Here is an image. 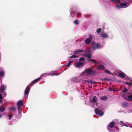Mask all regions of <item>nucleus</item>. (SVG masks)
Wrapping results in <instances>:
<instances>
[{"mask_svg": "<svg viewBox=\"0 0 132 132\" xmlns=\"http://www.w3.org/2000/svg\"><path fill=\"white\" fill-rule=\"evenodd\" d=\"M6 88V86L5 85H2L1 87V93H3L5 90Z\"/></svg>", "mask_w": 132, "mask_h": 132, "instance_id": "obj_13", "label": "nucleus"}, {"mask_svg": "<svg viewBox=\"0 0 132 132\" xmlns=\"http://www.w3.org/2000/svg\"><path fill=\"white\" fill-rule=\"evenodd\" d=\"M125 99L128 101H130L132 99V96H131V94L130 96H128L127 97H126Z\"/></svg>", "mask_w": 132, "mask_h": 132, "instance_id": "obj_17", "label": "nucleus"}, {"mask_svg": "<svg viewBox=\"0 0 132 132\" xmlns=\"http://www.w3.org/2000/svg\"><path fill=\"white\" fill-rule=\"evenodd\" d=\"M51 72L49 73L48 74L46 73L43 74L41 75L40 77V78L42 79L43 77L47 76V75H58V74L56 75V74H51Z\"/></svg>", "mask_w": 132, "mask_h": 132, "instance_id": "obj_11", "label": "nucleus"}, {"mask_svg": "<svg viewBox=\"0 0 132 132\" xmlns=\"http://www.w3.org/2000/svg\"><path fill=\"white\" fill-rule=\"evenodd\" d=\"M93 38L92 37V35L91 34H89V39H90V40H92Z\"/></svg>", "mask_w": 132, "mask_h": 132, "instance_id": "obj_36", "label": "nucleus"}, {"mask_svg": "<svg viewBox=\"0 0 132 132\" xmlns=\"http://www.w3.org/2000/svg\"><path fill=\"white\" fill-rule=\"evenodd\" d=\"M78 57V56L75 55H73L70 57V58H76Z\"/></svg>", "mask_w": 132, "mask_h": 132, "instance_id": "obj_33", "label": "nucleus"}, {"mask_svg": "<svg viewBox=\"0 0 132 132\" xmlns=\"http://www.w3.org/2000/svg\"><path fill=\"white\" fill-rule=\"evenodd\" d=\"M88 61H91L93 63L95 64H96L97 63V62L95 60H94L93 59H90L88 60Z\"/></svg>", "mask_w": 132, "mask_h": 132, "instance_id": "obj_25", "label": "nucleus"}, {"mask_svg": "<svg viewBox=\"0 0 132 132\" xmlns=\"http://www.w3.org/2000/svg\"><path fill=\"white\" fill-rule=\"evenodd\" d=\"M86 70L88 76L95 75L97 73V70L96 69L92 70L89 68L86 69Z\"/></svg>", "mask_w": 132, "mask_h": 132, "instance_id": "obj_2", "label": "nucleus"}, {"mask_svg": "<svg viewBox=\"0 0 132 132\" xmlns=\"http://www.w3.org/2000/svg\"><path fill=\"white\" fill-rule=\"evenodd\" d=\"M103 80H105L106 81H109L110 79L107 78H104L103 79Z\"/></svg>", "mask_w": 132, "mask_h": 132, "instance_id": "obj_40", "label": "nucleus"}, {"mask_svg": "<svg viewBox=\"0 0 132 132\" xmlns=\"http://www.w3.org/2000/svg\"><path fill=\"white\" fill-rule=\"evenodd\" d=\"M40 79V78H39L37 79H36L34 80L32 82L33 83H35L37 81H38Z\"/></svg>", "mask_w": 132, "mask_h": 132, "instance_id": "obj_27", "label": "nucleus"}, {"mask_svg": "<svg viewBox=\"0 0 132 132\" xmlns=\"http://www.w3.org/2000/svg\"><path fill=\"white\" fill-rule=\"evenodd\" d=\"M73 61V60H69L68 61V62H69V63H70V64H71V63H72Z\"/></svg>", "mask_w": 132, "mask_h": 132, "instance_id": "obj_44", "label": "nucleus"}, {"mask_svg": "<svg viewBox=\"0 0 132 132\" xmlns=\"http://www.w3.org/2000/svg\"><path fill=\"white\" fill-rule=\"evenodd\" d=\"M84 51L83 50H78L75 51L73 54H77Z\"/></svg>", "mask_w": 132, "mask_h": 132, "instance_id": "obj_16", "label": "nucleus"}, {"mask_svg": "<svg viewBox=\"0 0 132 132\" xmlns=\"http://www.w3.org/2000/svg\"><path fill=\"white\" fill-rule=\"evenodd\" d=\"M84 82L85 83H94L95 82L94 81L90 80H84Z\"/></svg>", "mask_w": 132, "mask_h": 132, "instance_id": "obj_19", "label": "nucleus"}, {"mask_svg": "<svg viewBox=\"0 0 132 132\" xmlns=\"http://www.w3.org/2000/svg\"><path fill=\"white\" fill-rule=\"evenodd\" d=\"M1 93H0V103H2L3 101L2 100L3 97Z\"/></svg>", "mask_w": 132, "mask_h": 132, "instance_id": "obj_26", "label": "nucleus"}, {"mask_svg": "<svg viewBox=\"0 0 132 132\" xmlns=\"http://www.w3.org/2000/svg\"><path fill=\"white\" fill-rule=\"evenodd\" d=\"M98 101V99L97 97L95 96H93L92 99L90 100V102H91L92 104H94Z\"/></svg>", "mask_w": 132, "mask_h": 132, "instance_id": "obj_9", "label": "nucleus"}, {"mask_svg": "<svg viewBox=\"0 0 132 132\" xmlns=\"http://www.w3.org/2000/svg\"><path fill=\"white\" fill-rule=\"evenodd\" d=\"M108 99V97L106 96H103L100 99L102 101H105Z\"/></svg>", "mask_w": 132, "mask_h": 132, "instance_id": "obj_24", "label": "nucleus"}, {"mask_svg": "<svg viewBox=\"0 0 132 132\" xmlns=\"http://www.w3.org/2000/svg\"><path fill=\"white\" fill-rule=\"evenodd\" d=\"M91 40L90 39H87L85 40V42L86 44H89L90 43Z\"/></svg>", "mask_w": 132, "mask_h": 132, "instance_id": "obj_23", "label": "nucleus"}, {"mask_svg": "<svg viewBox=\"0 0 132 132\" xmlns=\"http://www.w3.org/2000/svg\"><path fill=\"white\" fill-rule=\"evenodd\" d=\"M3 95L5 96L7 95L6 93L5 92H4L3 93Z\"/></svg>", "mask_w": 132, "mask_h": 132, "instance_id": "obj_46", "label": "nucleus"}, {"mask_svg": "<svg viewBox=\"0 0 132 132\" xmlns=\"http://www.w3.org/2000/svg\"><path fill=\"white\" fill-rule=\"evenodd\" d=\"M122 106L124 107H126L127 105V104L126 103H123L122 104Z\"/></svg>", "mask_w": 132, "mask_h": 132, "instance_id": "obj_34", "label": "nucleus"}, {"mask_svg": "<svg viewBox=\"0 0 132 132\" xmlns=\"http://www.w3.org/2000/svg\"><path fill=\"white\" fill-rule=\"evenodd\" d=\"M92 46L94 50L96 49L100 48L101 47L100 44L99 43H96L94 42L92 43Z\"/></svg>", "mask_w": 132, "mask_h": 132, "instance_id": "obj_5", "label": "nucleus"}, {"mask_svg": "<svg viewBox=\"0 0 132 132\" xmlns=\"http://www.w3.org/2000/svg\"><path fill=\"white\" fill-rule=\"evenodd\" d=\"M131 112H132V111L131 110H128L127 113H129Z\"/></svg>", "mask_w": 132, "mask_h": 132, "instance_id": "obj_41", "label": "nucleus"}, {"mask_svg": "<svg viewBox=\"0 0 132 132\" xmlns=\"http://www.w3.org/2000/svg\"><path fill=\"white\" fill-rule=\"evenodd\" d=\"M125 74L123 72H120L119 73V76L123 78L125 77Z\"/></svg>", "mask_w": 132, "mask_h": 132, "instance_id": "obj_22", "label": "nucleus"}, {"mask_svg": "<svg viewBox=\"0 0 132 132\" xmlns=\"http://www.w3.org/2000/svg\"><path fill=\"white\" fill-rule=\"evenodd\" d=\"M118 0H110V1L112 2H115L116 1H118Z\"/></svg>", "mask_w": 132, "mask_h": 132, "instance_id": "obj_47", "label": "nucleus"}, {"mask_svg": "<svg viewBox=\"0 0 132 132\" xmlns=\"http://www.w3.org/2000/svg\"><path fill=\"white\" fill-rule=\"evenodd\" d=\"M87 76L88 75L85 69L82 73L81 74L80 76L79 77H75L74 79H73V80L75 81H76V82L79 81H80L79 80L77 81L76 79H77V80L79 79L80 80V78L82 77H83L82 78H86Z\"/></svg>", "mask_w": 132, "mask_h": 132, "instance_id": "obj_3", "label": "nucleus"}, {"mask_svg": "<svg viewBox=\"0 0 132 132\" xmlns=\"http://www.w3.org/2000/svg\"><path fill=\"white\" fill-rule=\"evenodd\" d=\"M128 91L127 89L126 88H125L122 90V92L123 93H124L126 92H127Z\"/></svg>", "mask_w": 132, "mask_h": 132, "instance_id": "obj_35", "label": "nucleus"}, {"mask_svg": "<svg viewBox=\"0 0 132 132\" xmlns=\"http://www.w3.org/2000/svg\"><path fill=\"white\" fill-rule=\"evenodd\" d=\"M70 63H69V62H68V63L65 65V66L66 67H70Z\"/></svg>", "mask_w": 132, "mask_h": 132, "instance_id": "obj_39", "label": "nucleus"}, {"mask_svg": "<svg viewBox=\"0 0 132 132\" xmlns=\"http://www.w3.org/2000/svg\"><path fill=\"white\" fill-rule=\"evenodd\" d=\"M79 60L80 61H84L85 60V59L84 58H80Z\"/></svg>", "mask_w": 132, "mask_h": 132, "instance_id": "obj_38", "label": "nucleus"}, {"mask_svg": "<svg viewBox=\"0 0 132 132\" xmlns=\"http://www.w3.org/2000/svg\"><path fill=\"white\" fill-rule=\"evenodd\" d=\"M121 7V6L120 4H117L116 6V8L117 9H120Z\"/></svg>", "mask_w": 132, "mask_h": 132, "instance_id": "obj_29", "label": "nucleus"}, {"mask_svg": "<svg viewBox=\"0 0 132 132\" xmlns=\"http://www.w3.org/2000/svg\"><path fill=\"white\" fill-rule=\"evenodd\" d=\"M95 111L96 114L100 116H102L104 114V112L98 108L95 109Z\"/></svg>", "mask_w": 132, "mask_h": 132, "instance_id": "obj_7", "label": "nucleus"}, {"mask_svg": "<svg viewBox=\"0 0 132 132\" xmlns=\"http://www.w3.org/2000/svg\"><path fill=\"white\" fill-rule=\"evenodd\" d=\"M120 5L121 7L123 8H125L127 7L128 6V4L127 3H120Z\"/></svg>", "mask_w": 132, "mask_h": 132, "instance_id": "obj_10", "label": "nucleus"}, {"mask_svg": "<svg viewBox=\"0 0 132 132\" xmlns=\"http://www.w3.org/2000/svg\"><path fill=\"white\" fill-rule=\"evenodd\" d=\"M30 89V88L28 86L27 87L25 90L24 93V95L28 96L29 94Z\"/></svg>", "mask_w": 132, "mask_h": 132, "instance_id": "obj_12", "label": "nucleus"}, {"mask_svg": "<svg viewBox=\"0 0 132 132\" xmlns=\"http://www.w3.org/2000/svg\"><path fill=\"white\" fill-rule=\"evenodd\" d=\"M126 84H127L129 85H130L131 84V82H126Z\"/></svg>", "mask_w": 132, "mask_h": 132, "instance_id": "obj_42", "label": "nucleus"}, {"mask_svg": "<svg viewBox=\"0 0 132 132\" xmlns=\"http://www.w3.org/2000/svg\"><path fill=\"white\" fill-rule=\"evenodd\" d=\"M72 13L74 14V12H72V13H70V14H71H71H72Z\"/></svg>", "mask_w": 132, "mask_h": 132, "instance_id": "obj_49", "label": "nucleus"}, {"mask_svg": "<svg viewBox=\"0 0 132 132\" xmlns=\"http://www.w3.org/2000/svg\"><path fill=\"white\" fill-rule=\"evenodd\" d=\"M2 115L0 113V118H1L2 117Z\"/></svg>", "mask_w": 132, "mask_h": 132, "instance_id": "obj_48", "label": "nucleus"}, {"mask_svg": "<svg viewBox=\"0 0 132 132\" xmlns=\"http://www.w3.org/2000/svg\"><path fill=\"white\" fill-rule=\"evenodd\" d=\"M97 68L98 70H103L105 69V67L103 65H100Z\"/></svg>", "mask_w": 132, "mask_h": 132, "instance_id": "obj_18", "label": "nucleus"}, {"mask_svg": "<svg viewBox=\"0 0 132 132\" xmlns=\"http://www.w3.org/2000/svg\"><path fill=\"white\" fill-rule=\"evenodd\" d=\"M5 109V108L3 107L2 106H0V112H4Z\"/></svg>", "mask_w": 132, "mask_h": 132, "instance_id": "obj_20", "label": "nucleus"}, {"mask_svg": "<svg viewBox=\"0 0 132 132\" xmlns=\"http://www.w3.org/2000/svg\"><path fill=\"white\" fill-rule=\"evenodd\" d=\"M74 23L75 24L77 25L79 23V21L77 20H76L74 21Z\"/></svg>", "mask_w": 132, "mask_h": 132, "instance_id": "obj_28", "label": "nucleus"}, {"mask_svg": "<svg viewBox=\"0 0 132 132\" xmlns=\"http://www.w3.org/2000/svg\"><path fill=\"white\" fill-rule=\"evenodd\" d=\"M105 72L108 74H111V72L108 70H105Z\"/></svg>", "mask_w": 132, "mask_h": 132, "instance_id": "obj_31", "label": "nucleus"}, {"mask_svg": "<svg viewBox=\"0 0 132 132\" xmlns=\"http://www.w3.org/2000/svg\"><path fill=\"white\" fill-rule=\"evenodd\" d=\"M84 63V62L79 61L76 62H75L74 64V65L75 67L80 68L83 67Z\"/></svg>", "mask_w": 132, "mask_h": 132, "instance_id": "obj_4", "label": "nucleus"}, {"mask_svg": "<svg viewBox=\"0 0 132 132\" xmlns=\"http://www.w3.org/2000/svg\"><path fill=\"white\" fill-rule=\"evenodd\" d=\"M73 61V60H69L68 61V62H69V63H70V64H71V63H72Z\"/></svg>", "mask_w": 132, "mask_h": 132, "instance_id": "obj_45", "label": "nucleus"}, {"mask_svg": "<svg viewBox=\"0 0 132 132\" xmlns=\"http://www.w3.org/2000/svg\"><path fill=\"white\" fill-rule=\"evenodd\" d=\"M125 126L127 127H129L132 128V126L130 125V123L128 122H126L123 124V125L122 126Z\"/></svg>", "mask_w": 132, "mask_h": 132, "instance_id": "obj_15", "label": "nucleus"}, {"mask_svg": "<svg viewBox=\"0 0 132 132\" xmlns=\"http://www.w3.org/2000/svg\"><path fill=\"white\" fill-rule=\"evenodd\" d=\"M7 116L9 117V119H10L12 118V114L8 115Z\"/></svg>", "mask_w": 132, "mask_h": 132, "instance_id": "obj_37", "label": "nucleus"}, {"mask_svg": "<svg viewBox=\"0 0 132 132\" xmlns=\"http://www.w3.org/2000/svg\"><path fill=\"white\" fill-rule=\"evenodd\" d=\"M123 123H124L123 122V121H120L119 123V124H122L123 125Z\"/></svg>", "mask_w": 132, "mask_h": 132, "instance_id": "obj_43", "label": "nucleus"}, {"mask_svg": "<svg viewBox=\"0 0 132 132\" xmlns=\"http://www.w3.org/2000/svg\"><path fill=\"white\" fill-rule=\"evenodd\" d=\"M101 28H99L98 29H97L96 30V32L97 33H100L101 31Z\"/></svg>", "mask_w": 132, "mask_h": 132, "instance_id": "obj_32", "label": "nucleus"}, {"mask_svg": "<svg viewBox=\"0 0 132 132\" xmlns=\"http://www.w3.org/2000/svg\"><path fill=\"white\" fill-rule=\"evenodd\" d=\"M115 123V122L114 121H112L110 122L107 126L108 129L111 131H113L114 130L113 129V128Z\"/></svg>", "mask_w": 132, "mask_h": 132, "instance_id": "obj_6", "label": "nucleus"}, {"mask_svg": "<svg viewBox=\"0 0 132 132\" xmlns=\"http://www.w3.org/2000/svg\"><path fill=\"white\" fill-rule=\"evenodd\" d=\"M101 37L103 38H106L108 37L109 36L107 34L104 32H102L101 35Z\"/></svg>", "mask_w": 132, "mask_h": 132, "instance_id": "obj_14", "label": "nucleus"}, {"mask_svg": "<svg viewBox=\"0 0 132 132\" xmlns=\"http://www.w3.org/2000/svg\"><path fill=\"white\" fill-rule=\"evenodd\" d=\"M8 108L11 111H15L16 110L15 108L13 106L12 107H8Z\"/></svg>", "mask_w": 132, "mask_h": 132, "instance_id": "obj_21", "label": "nucleus"}, {"mask_svg": "<svg viewBox=\"0 0 132 132\" xmlns=\"http://www.w3.org/2000/svg\"><path fill=\"white\" fill-rule=\"evenodd\" d=\"M85 56L88 58L92 57V53L90 49L87 50L84 54Z\"/></svg>", "mask_w": 132, "mask_h": 132, "instance_id": "obj_8", "label": "nucleus"}, {"mask_svg": "<svg viewBox=\"0 0 132 132\" xmlns=\"http://www.w3.org/2000/svg\"><path fill=\"white\" fill-rule=\"evenodd\" d=\"M4 72L1 71L0 72V75L1 76L3 77L4 76Z\"/></svg>", "mask_w": 132, "mask_h": 132, "instance_id": "obj_30", "label": "nucleus"}, {"mask_svg": "<svg viewBox=\"0 0 132 132\" xmlns=\"http://www.w3.org/2000/svg\"><path fill=\"white\" fill-rule=\"evenodd\" d=\"M131 96H132V93L131 94Z\"/></svg>", "mask_w": 132, "mask_h": 132, "instance_id": "obj_50", "label": "nucleus"}, {"mask_svg": "<svg viewBox=\"0 0 132 132\" xmlns=\"http://www.w3.org/2000/svg\"><path fill=\"white\" fill-rule=\"evenodd\" d=\"M23 102L22 100H20L17 102V106L18 108V113L19 115L18 117L19 118H20L21 117V115L20 114L21 113L20 107L23 105Z\"/></svg>", "mask_w": 132, "mask_h": 132, "instance_id": "obj_1", "label": "nucleus"}]
</instances>
